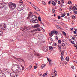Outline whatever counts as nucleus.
Here are the masks:
<instances>
[{"label": "nucleus", "instance_id": "obj_21", "mask_svg": "<svg viewBox=\"0 0 77 77\" xmlns=\"http://www.w3.org/2000/svg\"><path fill=\"white\" fill-rule=\"evenodd\" d=\"M35 9L36 11H40V10H39V8H38L37 7L35 8Z\"/></svg>", "mask_w": 77, "mask_h": 77}, {"label": "nucleus", "instance_id": "obj_61", "mask_svg": "<svg viewBox=\"0 0 77 77\" xmlns=\"http://www.w3.org/2000/svg\"><path fill=\"white\" fill-rule=\"evenodd\" d=\"M30 28H29V29H26V31H27V30H30Z\"/></svg>", "mask_w": 77, "mask_h": 77}, {"label": "nucleus", "instance_id": "obj_10", "mask_svg": "<svg viewBox=\"0 0 77 77\" xmlns=\"http://www.w3.org/2000/svg\"><path fill=\"white\" fill-rule=\"evenodd\" d=\"M5 72L6 74H9L10 73V71L8 69H6L5 71Z\"/></svg>", "mask_w": 77, "mask_h": 77}, {"label": "nucleus", "instance_id": "obj_29", "mask_svg": "<svg viewBox=\"0 0 77 77\" xmlns=\"http://www.w3.org/2000/svg\"><path fill=\"white\" fill-rule=\"evenodd\" d=\"M2 3V5H3V6L4 7H5V6H6V5H7L6 3H5V2H4Z\"/></svg>", "mask_w": 77, "mask_h": 77}, {"label": "nucleus", "instance_id": "obj_28", "mask_svg": "<svg viewBox=\"0 0 77 77\" xmlns=\"http://www.w3.org/2000/svg\"><path fill=\"white\" fill-rule=\"evenodd\" d=\"M20 66L22 68V70H24V66L22 65L21 64L20 65Z\"/></svg>", "mask_w": 77, "mask_h": 77}, {"label": "nucleus", "instance_id": "obj_15", "mask_svg": "<svg viewBox=\"0 0 77 77\" xmlns=\"http://www.w3.org/2000/svg\"><path fill=\"white\" fill-rule=\"evenodd\" d=\"M26 6L25 5H22L21 8L22 10H23L24 9H25V8H26Z\"/></svg>", "mask_w": 77, "mask_h": 77}, {"label": "nucleus", "instance_id": "obj_18", "mask_svg": "<svg viewBox=\"0 0 77 77\" xmlns=\"http://www.w3.org/2000/svg\"><path fill=\"white\" fill-rule=\"evenodd\" d=\"M29 27V26H25L23 28V30H25L26 29H28Z\"/></svg>", "mask_w": 77, "mask_h": 77}, {"label": "nucleus", "instance_id": "obj_40", "mask_svg": "<svg viewBox=\"0 0 77 77\" xmlns=\"http://www.w3.org/2000/svg\"><path fill=\"white\" fill-rule=\"evenodd\" d=\"M32 66L31 65L30 66H29V69H31L32 68Z\"/></svg>", "mask_w": 77, "mask_h": 77}, {"label": "nucleus", "instance_id": "obj_62", "mask_svg": "<svg viewBox=\"0 0 77 77\" xmlns=\"http://www.w3.org/2000/svg\"><path fill=\"white\" fill-rule=\"evenodd\" d=\"M51 1H49L48 3V4H50V3H51Z\"/></svg>", "mask_w": 77, "mask_h": 77}, {"label": "nucleus", "instance_id": "obj_39", "mask_svg": "<svg viewBox=\"0 0 77 77\" xmlns=\"http://www.w3.org/2000/svg\"><path fill=\"white\" fill-rule=\"evenodd\" d=\"M34 54H35V56L37 55V53H36V52H35V50H34Z\"/></svg>", "mask_w": 77, "mask_h": 77}, {"label": "nucleus", "instance_id": "obj_58", "mask_svg": "<svg viewBox=\"0 0 77 77\" xmlns=\"http://www.w3.org/2000/svg\"><path fill=\"white\" fill-rule=\"evenodd\" d=\"M27 11H31V10L30 9V8H28Z\"/></svg>", "mask_w": 77, "mask_h": 77}, {"label": "nucleus", "instance_id": "obj_59", "mask_svg": "<svg viewBox=\"0 0 77 77\" xmlns=\"http://www.w3.org/2000/svg\"><path fill=\"white\" fill-rule=\"evenodd\" d=\"M43 5H46V3H45V2H43Z\"/></svg>", "mask_w": 77, "mask_h": 77}, {"label": "nucleus", "instance_id": "obj_49", "mask_svg": "<svg viewBox=\"0 0 77 77\" xmlns=\"http://www.w3.org/2000/svg\"><path fill=\"white\" fill-rule=\"evenodd\" d=\"M73 33L74 35H75L76 34V33H77V32L75 31H73Z\"/></svg>", "mask_w": 77, "mask_h": 77}, {"label": "nucleus", "instance_id": "obj_35", "mask_svg": "<svg viewBox=\"0 0 77 77\" xmlns=\"http://www.w3.org/2000/svg\"><path fill=\"white\" fill-rule=\"evenodd\" d=\"M54 73H55V76H56V75H57V72L55 70L54 71Z\"/></svg>", "mask_w": 77, "mask_h": 77}, {"label": "nucleus", "instance_id": "obj_53", "mask_svg": "<svg viewBox=\"0 0 77 77\" xmlns=\"http://www.w3.org/2000/svg\"><path fill=\"white\" fill-rule=\"evenodd\" d=\"M74 42L73 41H71V43H72V44H74Z\"/></svg>", "mask_w": 77, "mask_h": 77}, {"label": "nucleus", "instance_id": "obj_9", "mask_svg": "<svg viewBox=\"0 0 77 77\" xmlns=\"http://www.w3.org/2000/svg\"><path fill=\"white\" fill-rule=\"evenodd\" d=\"M0 77H6V75L2 72L0 73Z\"/></svg>", "mask_w": 77, "mask_h": 77}, {"label": "nucleus", "instance_id": "obj_56", "mask_svg": "<svg viewBox=\"0 0 77 77\" xmlns=\"http://www.w3.org/2000/svg\"><path fill=\"white\" fill-rule=\"evenodd\" d=\"M49 38H50L51 41H53V40L52 39V38L50 37Z\"/></svg>", "mask_w": 77, "mask_h": 77}, {"label": "nucleus", "instance_id": "obj_16", "mask_svg": "<svg viewBox=\"0 0 77 77\" xmlns=\"http://www.w3.org/2000/svg\"><path fill=\"white\" fill-rule=\"evenodd\" d=\"M46 66V64H42L41 66V68L42 69H43L44 68V67H45V66Z\"/></svg>", "mask_w": 77, "mask_h": 77}, {"label": "nucleus", "instance_id": "obj_17", "mask_svg": "<svg viewBox=\"0 0 77 77\" xmlns=\"http://www.w3.org/2000/svg\"><path fill=\"white\" fill-rule=\"evenodd\" d=\"M52 62V60H49V65L50 66H51V65H52V64L51 63Z\"/></svg>", "mask_w": 77, "mask_h": 77}, {"label": "nucleus", "instance_id": "obj_3", "mask_svg": "<svg viewBox=\"0 0 77 77\" xmlns=\"http://www.w3.org/2000/svg\"><path fill=\"white\" fill-rule=\"evenodd\" d=\"M8 5L9 8H10L11 9H12V10L15 9L16 8V7L17 6L16 4H15V3H13L12 2L9 3H8Z\"/></svg>", "mask_w": 77, "mask_h": 77}, {"label": "nucleus", "instance_id": "obj_36", "mask_svg": "<svg viewBox=\"0 0 77 77\" xmlns=\"http://www.w3.org/2000/svg\"><path fill=\"white\" fill-rule=\"evenodd\" d=\"M47 73H44L42 75L43 77H45V76H46V75H47Z\"/></svg>", "mask_w": 77, "mask_h": 77}, {"label": "nucleus", "instance_id": "obj_34", "mask_svg": "<svg viewBox=\"0 0 77 77\" xmlns=\"http://www.w3.org/2000/svg\"><path fill=\"white\" fill-rule=\"evenodd\" d=\"M53 46H56L57 45V44H56V43H54L52 45Z\"/></svg>", "mask_w": 77, "mask_h": 77}, {"label": "nucleus", "instance_id": "obj_57", "mask_svg": "<svg viewBox=\"0 0 77 77\" xmlns=\"http://www.w3.org/2000/svg\"><path fill=\"white\" fill-rule=\"evenodd\" d=\"M5 1V0H0V3H1V2H4Z\"/></svg>", "mask_w": 77, "mask_h": 77}, {"label": "nucleus", "instance_id": "obj_42", "mask_svg": "<svg viewBox=\"0 0 77 77\" xmlns=\"http://www.w3.org/2000/svg\"><path fill=\"white\" fill-rule=\"evenodd\" d=\"M54 33L55 35H56V34H57V33H58V32L57 31H54Z\"/></svg>", "mask_w": 77, "mask_h": 77}, {"label": "nucleus", "instance_id": "obj_25", "mask_svg": "<svg viewBox=\"0 0 77 77\" xmlns=\"http://www.w3.org/2000/svg\"><path fill=\"white\" fill-rule=\"evenodd\" d=\"M32 7H33V8H34V9H35L36 8V6H35V5L33 4H32Z\"/></svg>", "mask_w": 77, "mask_h": 77}, {"label": "nucleus", "instance_id": "obj_14", "mask_svg": "<svg viewBox=\"0 0 77 77\" xmlns=\"http://www.w3.org/2000/svg\"><path fill=\"white\" fill-rule=\"evenodd\" d=\"M51 4L52 5V6H56V2L54 1L52 2Z\"/></svg>", "mask_w": 77, "mask_h": 77}, {"label": "nucleus", "instance_id": "obj_22", "mask_svg": "<svg viewBox=\"0 0 77 77\" xmlns=\"http://www.w3.org/2000/svg\"><path fill=\"white\" fill-rule=\"evenodd\" d=\"M33 15V13L32 12H30L29 13V14L28 15V16H30V17L32 16V15Z\"/></svg>", "mask_w": 77, "mask_h": 77}, {"label": "nucleus", "instance_id": "obj_54", "mask_svg": "<svg viewBox=\"0 0 77 77\" xmlns=\"http://www.w3.org/2000/svg\"><path fill=\"white\" fill-rule=\"evenodd\" d=\"M63 52L62 51L61 52V56H63Z\"/></svg>", "mask_w": 77, "mask_h": 77}, {"label": "nucleus", "instance_id": "obj_47", "mask_svg": "<svg viewBox=\"0 0 77 77\" xmlns=\"http://www.w3.org/2000/svg\"><path fill=\"white\" fill-rule=\"evenodd\" d=\"M36 32V31H35V29L34 30H33L32 31H31V32L32 33H34V32Z\"/></svg>", "mask_w": 77, "mask_h": 77}, {"label": "nucleus", "instance_id": "obj_48", "mask_svg": "<svg viewBox=\"0 0 77 77\" xmlns=\"http://www.w3.org/2000/svg\"><path fill=\"white\" fill-rule=\"evenodd\" d=\"M52 12L53 13H54V12H55V10H54V9H52Z\"/></svg>", "mask_w": 77, "mask_h": 77}, {"label": "nucleus", "instance_id": "obj_52", "mask_svg": "<svg viewBox=\"0 0 77 77\" xmlns=\"http://www.w3.org/2000/svg\"><path fill=\"white\" fill-rule=\"evenodd\" d=\"M61 2L63 3H64L65 2V1L64 0H62L61 1Z\"/></svg>", "mask_w": 77, "mask_h": 77}, {"label": "nucleus", "instance_id": "obj_26", "mask_svg": "<svg viewBox=\"0 0 77 77\" xmlns=\"http://www.w3.org/2000/svg\"><path fill=\"white\" fill-rule=\"evenodd\" d=\"M58 42L59 44L60 45L61 44V40H59L58 41Z\"/></svg>", "mask_w": 77, "mask_h": 77}, {"label": "nucleus", "instance_id": "obj_45", "mask_svg": "<svg viewBox=\"0 0 77 77\" xmlns=\"http://www.w3.org/2000/svg\"><path fill=\"white\" fill-rule=\"evenodd\" d=\"M64 16H65V14H62L61 15V17H63Z\"/></svg>", "mask_w": 77, "mask_h": 77}, {"label": "nucleus", "instance_id": "obj_1", "mask_svg": "<svg viewBox=\"0 0 77 77\" xmlns=\"http://www.w3.org/2000/svg\"><path fill=\"white\" fill-rule=\"evenodd\" d=\"M11 69L14 72H20L21 69L18 64H14L11 68Z\"/></svg>", "mask_w": 77, "mask_h": 77}, {"label": "nucleus", "instance_id": "obj_24", "mask_svg": "<svg viewBox=\"0 0 77 77\" xmlns=\"http://www.w3.org/2000/svg\"><path fill=\"white\" fill-rule=\"evenodd\" d=\"M38 19L39 21H41V17L40 16L38 17Z\"/></svg>", "mask_w": 77, "mask_h": 77}, {"label": "nucleus", "instance_id": "obj_33", "mask_svg": "<svg viewBox=\"0 0 77 77\" xmlns=\"http://www.w3.org/2000/svg\"><path fill=\"white\" fill-rule=\"evenodd\" d=\"M62 33L64 35H65V36H66V33L64 31H63Z\"/></svg>", "mask_w": 77, "mask_h": 77}, {"label": "nucleus", "instance_id": "obj_32", "mask_svg": "<svg viewBox=\"0 0 77 77\" xmlns=\"http://www.w3.org/2000/svg\"><path fill=\"white\" fill-rule=\"evenodd\" d=\"M72 9L73 11H75L76 9V7L75 6H74L73 7Z\"/></svg>", "mask_w": 77, "mask_h": 77}, {"label": "nucleus", "instance_id": "obj_11", "mask_svg": "<svg viewBox=\"0 0 77 77\" xmlns=\"http://www.w3.org/2000/svg\"><path fill=\"white\" fill-rule=\"evenodd\" d=\"M40 26V25H39V24L38 23L35 25L34 26V28H37L38 27H39Z\"/></svg>", "mask_w": 77, "mask_h": 77}, {"label": "nucleus", "instance_id": "obj_6", "mask_svg": "<svg viewBox=\"0 0 77 77\" xmlns=\"http://www.w3.org/2000/svg\"><path fill=\"white\" fill-rule=\"evenodd\" d=\"M15 72H11L10 73V75H11V77H17V76H18V75H17V74H15Z\"/></svg>", "mask_w": 77, "mask_h": 77}, {"label": "nucleus", "instance_id": "obj_60", "mask_svg": "<svg viewBox=\"0 0 77 77\" xmlns=\"http://www.w3.org/2000/svg\"><path fill=\"white\" fill-rule=\"evenodd\" d=\"M67 63H68V62H66V61H65L64 62V63L65 65H66V64H67Z\"/></svg>", "mask_w": 77, "mask_h": 77}, {"label": "nucleus", "instance_id": "obj_27", "mask_svg": "<svg viewBox=\"0 0 77 77\" xmlns=\"http://www.w3.org/2000/svg\"><path fill=\"white\" fill-rule=\"evenodd\" d=\"M66 61H69V58L68 57H67L66 58Z\"/></svg>", "mask_w": 77, "mask_h": 77}, {"label": "nucleus", "instance_id": "obj_12", "mask_svg": "<svg viewBox=\"0 0 77 77\" xmlns=\"http://www.w3.org/2000/svg\"><path fill=\"white\" fill-rule=\"evenodd\" d=\"M17 10L19 11H21L23 10H22V8H21V6H20V7L18 6L17 8Z\"/></svg>", "mask_w": 77, "mask_h": 77}, {"label": "nucleus", "instance_id": "obj_41", "mask_svg": "<svg viewBox=\"0 0 77 77\" xmlns=\"http://www.w3.org/2000/svg\"><path fill=\"white\" fill-rule=\"evenodd\" d=\"M71 68H72V69H74L75 68H74V66H71Z\"/></svg>", "mask_w": 77, "mask_h": 77}, {"label": "nucleus", "instance_id": "obj_50", "mask_svg": "<svg viewBox=\"0 0 77 77\" xmlns=\"http://www.w3.org/2000/svg\"><path fill=\"white\" fill-rule=\"evenodd\" d=\"M71 2L70 1H69L68 2V4H71Z\"/></svg>", "mask_w": 77, "mask_h": 77}, {"label": "nucleus", "instance_id": "obj_30", "mask_svg": "<svg viewBox=\"0 0 77 77\" xmlns=\"http://www.w3.org/2000/svg\"><path fill=\"white\" fill-rule=\"evenodd\" d=\"M65 45L64 43H62L61 44V46L62 47H64Z\"/></svg>", "mask_w": 77, "mask_h": 77}, {"label": "nucleus", "instance_id": "obj_64", "mask_svg": "<svg viewBox=\"0 0 77 77\" xmlns=\"http://www.w3.org/2000/svg\"><path fill=\"white\" fill-rule=\"evenodd\" d=\"M30 17L28 15V16L27 18V19H29V18H30Z\"/></svg>", "mask_w": 77, "mask_h": 77}, {"label": "nucleus", "instance_id": "obj_5", "mask_svg": "<svg viewBox=\"0 0 77 77\" xmlns=\"http://www.w3.org/2000/svg\"><path fill=\"white\" fill-rule=\"evenodd\" d=\"M38 38L40 40L43 39L44 38V35L42 34H39L38 35Z\"/></svg>", "mask_w": 77, "mask_h": 77}, {"label": "nucleus", "instance_id": "obj_63", "mask_svg": "<svg viewBox=\"0 0 77 77\" xmlns=\"http://www.w3.org/2000/svg\"><path fill=\"white\" fill-rule=\"evenodd\" d=\"M60 18H61V17H60V16H59L58 17V19H60Z\"/></svg>", "mask_w": 77, "mask_h": 77}, {"label": "nucleus", "instance_id": "obj_38", "mask_svg": "<svg viewBox=\"0 0 77 77\" xmlns=\"http://www.w3.org/2000/svg\"><path fill=\"white\" fill-rule=\"evenodd\" d=\"M71 17H72V19H75V16L74 15L71 16Z\"/></svg>", "mask_w": 77, "mask_h": 77}, {"label": "nucleus", "instance_id": "obj_44", "mask_svg": "<svg viewBox=\"0 0 77 77\" xmlns=\"http://www.w3.org/2000/svg\"><path fill=\"white\" fill-rule=\"evenodd\" d=\"M73 13H74L75 14H77V11H73Z\"/></svg>", "mask_w": 77, "mask_h": 77}, {"label": "nucleus", "instance_id": "obj_43", "mask_svg": "<svg viewBox=\"0 0 77 77\" xmlns=\"http://www.w3.org/2000/svg\"><path fill=\"white\" fill-rule=\"evenodd\" d=\"M58 48H59L60 50H61V46H60V45H58Z\"/></svg>", "mask_w": 77, "mask_h": 77}, {"label": "nucleus", "instance_id": "obj_37", "mask_svg": "<svg viewBox=\"0 0 77 77\" xmlns=\"http://www.w3.org/2000/svg\"><path fill=\"white\" fill-rule=\"evenodd\" d=\"M3 31H0V36L1 35H2L3 34Z\"/></svg>", "mask_w": 77, "mask_h": 77}, {"label": "nucleus", "instance_id": "obj_46", "mask_svg": "<svg viewBox=\"0 0 77 77\" xmlns=\"http://www.w3.org/2000/svg\"><path fill=\"white\" fill-rule=\"evenodd\" d=\"M55 38H56V39H57V40H58V39H59V37H58L57 36H56L55 37H54Z\"/></svg>", "mask_w": 77, "mask_h": 77}, {"label": "nucleus", "instance_id": "obj_13", "mask_svg": "<svg viewBox=\"0 0 77 77\" xmlns=\"http://www.w3.org/2000/svg\"><path fill=\"white\" fill-rule=\"evenodd\" d=\"M53 33H54V31H52L51 33H49V35L51 37H52L53 36Z\"/></svg>", "mask_w": 77, "mask_h": 77}, {"label": "nucleus", "instance_id": "obj_23", "mask_svg": "<svg viewBox=\"0 0 77 77\" xmlns=\"http://www.w3.org/2000/svg\"><path fill=\"white\" fill-rule=\"evenodd\" d=\"M53 46H51L49 47V50H53Z\"/></svg>", "mask_w": 77, "mask_h": 77}, {"label": "nucleus", "instance_id": "obj_7", "mask_svg": "<svg viewBox=\"0 0 77 77\" xmlns=\"http://www.w3.org/2000/svg\"><path fill=\"white\" fill-rule=\"evenodd\" d=\"M42 50L46 52L48 50V47L47 46H44L42 48Z\"/></svg>", "mask_w": 77, "mask_h": 77}, {"label": "nucleus", "instance_id": "obj_51", "mask_svg": "<svg viewBox=\"0 0 77 77\" xmlns=\"http://www.w3.org/2000/svg\"><path fill=\"white\" fill-rule=\"evenodd\" d=\"M73 62H75L76 63H77V60H73Z\"/></svg>", "mask_w": 77, "mask_h": 77}, {"label": "nucleus", "instance_id": "obj_19", "mask_svg": "<svg viewBox=\"0 0 77 77\" xmlns=\"http://www.w3.org/2000/svg\"><path fill=\"white\" fill-rule=\"evenodd\" d=\"M4 7L3 6V4L2 3H1L0 4V8H3Z\"/></svg>", "mask_w": 77, "mask_h": 77}, {"label": "nucleus", "instance_id": "obj_8", "mask_svg": "<svg viewBox=\"0 0 77 77\" xmlns=\"http://www.w3.org/2000/svg\"><path fill=\"white\" fill-rule=\"evenodd\" d=\"M17 60L18 61H19L20 62H21L22 61H23V62H24V60L22 58H17Z\"/></svg>", "mask_w": 77, "mask_h": 77}, {"label": "nucleus", "instance_id": "obj_55", "mask_svg": "<svg viewBox=\"0 0 77 77\" xmlns=\"http://www.w3.org/2000/svg\"><path fill=\"white\" fill-rule=\"evenodd\" d=\"M72 40H73V41H75V38H74L73 37H72Z\"/></svg>", "mask_w": 77, "mask_h": 77}, {"label": "nucleus", "instance_id": "obj_31", "mask_svg": "<svg viewBox=\"0 0 77 77\" xmlns=\"http://www.w3.org/2000/svg\"><path fill=\"white\" fill-rule=\"evenodd\" d=\"M62 56H61V60L62 61H63V57Z\"/></svg>", "mask_w": 77, "mask_h": 77}, {"label": "nucleus", "instance_id": "obj_2", "mask_svg": "<svg viewBox=\"0 0 77 77\" xmlns=\"http://www.w3.org/2000/svg\"><path fill=\"white\" fill-rule=\"evenodd\" d=\"M29 20L31 22H32L33 23H38V20L37 19V17L35 15L31 16L29 18Z\"/></svg>", "mask_w": 77, "mask_h": 77}, {"label": "nucleus", "instance_id": "obj_4", "mask_svg": "<svg viewBox=\"0 0 77 77\" xmlns=\"http://www.w3.org/2000/svg\"><path fill=\"white\" fill-rule=\"evenodd\" d=\"M6 27H7V25L5 23H1L0 25V28L2 29V30H5Z\"/></svg>", "mask_w": 77, "mask_h": 77}, {"label": "nucleus", "instance_id": "obj_20", "mask_svg": "<svg viewBox=\"0 0 77 77\" xmlns=\"http://www.w3.org/2000/svg\"><path fill=\"white\" fill-rule=\"evenodd\" d=\"M41 29L39 28H38L36 29H35V31H41Z\"/></svg>", "mask_w": 77, "mask_h": 77}]
</instances>
